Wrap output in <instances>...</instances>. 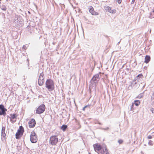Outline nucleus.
Wrapping results in <instances>:
<instances>
[{"label":"nucleus","mask_w":154,"mask_h":154,"mask_svg":"<svg viewBox=\"0 0 154 154\" xmlns=\"http://www.w3.org/2000/svg\"><path fill=\"white\" fill-rule=\"evenodd\" d=\"M45 87L50 91H51L54 90V83L51 79H47L45 82Z\"/></svg>","instance_id":"obj_1"},{"label":"nucleus","mask_w":154,"mask_h":154,"mask_svg":"<svg viewBox=\"0 0 154 154\" xmlns=\"http://www.w3.org/2000/svg\"><path fill=\"white\" fill-rule=\"evenodd\" d=\"M30 140L31 142L32 143H35L37 141V136L34 131H32L31 132L30 135Z\"/></svg>","instance_id":"obj_2"},{"label":"nucleus","mask_w":154,"mask_h":154,"mask_svg":"<svg viewBox=\"0 0 154 154\" xmlns=\"http://www.w3.org/2000/svg\"><path fill=\"white\" fill-rule=\"evenodd\" d=\"M58 141L57 136L56 135L51 136L50 139L49 143L52 145L56 144Z\"/></svg>","instance_id":"obj_3"},{"label":"nucleus","mask_w":154,"mask_h":154,"mask_svg":"<svg viewBox=\"0 0 154 154\" xmlns=\"http://www.w3.org/2000/svg\"><path fill=\"white\" fill-rule=\"evenodd\" d=\"M44 74L42 72L40 74L38 81V84L40 86L42 85L45 82Z\"/></svg>","instance_id":"obj_4"},{"label":"nucleus","mask_w":154,"mask_h":154,"mask_svg":"<svg viewBox=\"0 0 154 154\" xmlns=\"http://www.w3.org/2000/svg\"><path fill=\"white\" fill-rule=\"evenodd\" d=\"M45 105L42 104L37 109L36 111V113L38 114H40L43 113L45 109Z\"/></svg>","instance_id":"obj_5"},{"label":"nucleus","mask_w":154,"mask_h":154,"mask_svg":"<svg viewBox=\"0 0 154 154\" xmlns=\"http://www.w3.org/2000/svg\"><path fill=\"white\" fill-rule=\"evenodd\" d=\"M7 111V109L5 108L3 105L0 104V115L5 116L7 114L6 112Z\"/></svg>","instance_id":"obj_6"},{"label":"nucleus","mask_w":154,"mask_h":154,"mask_svg":"<svg viewBox=\"0 0 154 154\" xmlns=\"http://www.w3.org/2000/svg\"><path fill=\"white\" fill-rule=\"evenodd\" d=\"M100 79L99 75L98 74H96L94 75L91 79V83H94L95 84L97 83Z\"/></svg>","instance_id":"obj_7"},{"label":"nucleus","mask_w":154,"mask_h":154,"mask_svg":"<svg viewBox=\"0 0 154 154\" xmlns=\"http://www.w3.org/2000/svg\"><path fill=\"white\" fill-rule=\"evenodd\" d=\"M36 122L33 119H31L29 122L28 124L30 128L34 127L36 124Z\"/></svg>","instance_id":"obj_8"},{"label":"nucleus","mask_w":154,"mask_h":154,"mask_svg":"<svg viewBox=\"0 0 154 154\" xmlns=\"http://www.w3.org/2000/svg\"><path fill=\"white\" fill-rule=\"evenodd\" d=\"M104 9L106 11H108L111 13H115L116 12V10H112L111 8L108 6H105L104 7Z\"/></svg>","instance_id":"obj_9"},{"label":"nucleus","mask_w":154,"mask_h":154,"mask_svg":"<svg viewBox=\"0 0 154 154\" xmlns=\"http://www.w3.org/2000/svg\"><path fill=\"white\" fill-rule=\"evenodd\" d=\"M5 126H2V127L1 131L2 136V140H5V137H6V134L5 133Z\"/></svg>","instance_id":"obj_10"},{"label":"nucleus","mask_w":154,"mask_h":154,"mask_svg":"<svg viewBox=\"0 0 154 154\" xmlns=\"http://www.w3.org/2000/svg\"><path fill=\"white\" fill-rule=\"evenodd\" d=\"M89 11L92 15H98V13L94 10V8L92 6L89 7Z\"/></svg>","instance_id":"obj_11"},{"label":"nucleus","mask_w":154,"mask_h":154,"mask_svg":"<svg viewBox=\"0 0 154 154\" xmlns=\"http://www.w3.org/2000/svg\"><path fill=\"white\" fill-rule=\"evenodd\" d=\"M94 150L96 152L98 151H99L101 149V146L97 144H95L93 145Z\"/></svg>","instance_id":"obj_12"},{"label":"nucleus","mask_w":154,"mask_h":154,"mask_svg":"<svg viewBox=\"0 0 154 154\" xmlns=\"http://www.w3.org/2000/svg\"><path fill=\"white\" fill-rule=\"evenodd\" d=\"M144 62L146 63H147L150 61V57L149 56L146 55L145 58Z\"/></svg>","instance_id":"obj_13"},{"label":"nucleus","mask_w":154,"mask_h":154,"mask_svg":"<svg viewBox=\"0 0 154 154\" xmlns=\"http://www.w3.org/2000/svg\"><path fill=\"white\" fill-rule=\"evenodd\" d=\"M24 132V130L23 127L22 126H21L19 127V129L17 130V132H18L20 133H22V134Z\"/></svg>","instance_id":"obj_14"},{"label":"nucleus","mask_w":154,"mask_h":154,"mask_svg":"<svg viewBox=\"0 0 154 154\" xmlns=\"http://www.w3.org/2000/svg\"><path fill=\"white\" fill-rule=\"evenodd\" d=\"M22 135V133H20L18 132H17L15 135L16 138L17 139H19Z\"/></svg>","instance_id":"obj_15"},{"label":"nucleus","mask_w":154,"mask_h":154,"mask_svg":"<svg viewBox=\"0 0 154 154\" xmlns=\"http://www.w3.org/2000/svg\"><path fill=\"white\" fill-rule=\"evenodd\" d=\"M143 76V75L142 74L138 75L137 77H136L135 79L136 80H137L138 81Z\"/></svg>","instance_id":"obj_16"},{"label":"nucleus","mask_w":154,"mask_h":154,"mask_svg":"<svg viewBox=\"0 0 154 154\" xmlns=\"http://www.w3.org/2000/svg\"><path fill=\"white\" fill-rule=\"evenodd\" d=\"M105 151L103 150V152H101V154H103V153L104 154H109L107 149L106 148H105Z\"/></svg>","instance_id":"obj_17"},{"label":"nucleus","mask_w":154,"mask_h":154,"mask_svg":"<svg viewBox=\"0 0 154 154\" xmlns=\"http://www.w3.org/2000/svg\"><path fill=\"white\" fill-rule=\"evenodd\" d=\"M67 126L66 125H63L61 127V129L63 131H65L67 128Z\"/></svg>","instance_id":"obj_18"},{"label":"nucleus","mask_w":154,"mask_h":154,"mask_svg":"<svg viewBox=\"0 0 154 154\" xmlns=\"http://www.w3.org/2000/svg\"><path fill=\"white\" fill-rule=\"evenodd\" d=\"M10 116H11V117L10 118L11 119H15L16 118L17 116L16 114H11Z\"/></svg>","instance_id":"obj_19"},{"label":"nucleus","mask_w":154,"mask_h":154,"mask_svg":"<svg viewBox=\"0 0 154 154\" xmlns=\"http://www.w3.org/2000/svg\"><path fill=\"white\" fill-rule=\"evenodd\" d=\"M134 102L133 103L136 106H138L140 104V102L138 100H135Z\"/></svg>","instance_id":"obj_20"},{"label":"nucleus","mask_w":154,"mask_h":154,"mask_svg":"<svg viewBox=\"0 0 154 154\" xmlns=\"http://www.w3.org/2000/svg\"><path fill=\"white\" fill-rule=\"evenodd\" d=\"M143 93H140L137 96L136 98L140 99L141 98L143 97Z\"/></svg>","instance_id":"obj_21"},{"label":"nucleus","mask_w":154,"mask_h":154,"mask_svg":"<svg viewBox=\"0 0 154 154\" xmlns=\"http://www.w3.org/2000/svg\"><path fill=\"white\" fill-rule=\"evenodd\" d=\"M1 9L3 10L4 11H5L6 10L7 8L4 5H2L1 7Z\"/></svg>","instance_id":"obj_22"},{"label":"nucleus","mask_w":154,"mask_h":154,"mask_svg":"<svg viewBox=\"0 0 154 154\" xmlns=\"http://www.w3.org/2000/svg\"><path fill=\"white\" fill-rule=\"evenodd\" d=\"M148 144L149 145L152 146L153 144V143L152 141L149 140V142Z\"/></svg>","instance_id":"obj_23"},{"label":"nucleus","mask_w":154,"mask_h":154,"mask_svg":"<svg viewBox=\"0 0 154 154\" xmlns=\"http://www.w3.org/2000/svg\"><path fill=\"white\" fill-rule=\"evenodd\" d=\"M134 105V104L133 103H132V104L130 106V110L131 111L133 110Z\"/></svg>","instance_id":"obj_24"},{"label":"nucleus","mask_w":154,"mask_h":154,"mask_svg":"<svg viewBox=\"0 0 154 154\" xmlns=\"http://www.w3.org/2000/svg\"><path fill=\"white\" fill-rule=\"evenodd\" d=\"M27 45H24L23 47V48L26 50L27 49V47H28Z\"/></svg>","instance_id":"obj_25"},{"label":"nucleus","mask_w":154,"mask_h":154,"mask_svg":"<svg viewBox=\"0 0 154 154\" xmlns=\"http://www.w3.org/2000/svg\"><path fill=\"white\" fill-rule=\"evenodd\" d=\"M118 142L119 144H121L123 143V140L121 139L119 140H118Z\"/></svg>","instance_id":"obj_26"},{"label":"nucleus","mask_w":154,"mask_h":154,"mask_svg":"<svg viewBox=\"0 0 154 154\" xmlns=\"http://www.w3.org/2000/svg\"><path fill=\"white\" fill-rule=\"evenodd\" d=\"M152 113H154V108H152L150 109Z\"/></svg>","instance_id":"obj_27"},{"label":"nucleus","mask_w":154,"mask_h":154,"mask_svg":"<svg viewBox=\"0 0 154 154\" xmlns=\"http://www.w3.org/2000/svg\"><path fill=\"white\" fill-rule=\"evenodd\" d=\"M118 3L119 4H120L121 3L122 0H117Z\"/></svg>","instance_id":"obj_28"},{"label":"nucleus","mask_w":154,"mask_h":154,"mask_svg":"<svg viewBox=\"0 0 154 154\" xmlns=\"http://www.w3.org/2000/svg\"><path fill=\"white\" fill-rule=\"evenodd\" d=\"M154 99V95L152 94V96L151 98V99L152 100H153Z\"/></svg>","instance_id":"obj_29"},{"label":"nucleus","mask_w":154,"mask_h":154,"mask_svg":"<svg viewBox=\"0 0 154 154\" xmlns=\"http://www.w3.org/2000/svg\"><path fill=\"white\" fill-rule=\"evenodd\" d=\"M147 137L148 139H151L152 138V136L151 135H149Z\"/></svg>","instance_id":"obj_30"},{"label":"nucleus","mask_w":154,"mask_h":154,"mask_svg":"<svg viewBox=\"0 0 154 154\" xmlns=\"http://www.w3.org/2000/svg\"><path fill=\"white\" fill-rule=\"evenodd\" d=\"M109 129V127H107L106 128H103V130H108V129Z\"/></svg>","instance_id":"obj_31"},{"label":"nucleus","mask_w":154,"mask_h":154,"mask_svg":"<svg viewBox=\"0 0 154 154\" xmlns=\"http://www.w3.org/2000/svg\"><path fill=\"white\" fill-rule=\"evenodd\" d=\"M135 0H132L131 4H133L135 2Z\"/></svg>","instance_id":"obj_32"},{"label":"nucleus","mask_w":154,"mask_h":154,"mask_svg":"<svg viewBox=\"0 0 154 154\" xmlns=\"http://www.w3.org/2000/svg\"><path fill=\"white\" fill-rule=\"evenodd\" d=\"M85 107H83V110H85Z\"/></svg>","instance_id":"obj_33"},{"label":"nucleus","mask_w":154,"mask_h":154,"mask_svg":"<svg viewBox=\"0 0 154 154\" xmlns=\"http://www.w3.org/2000/svg\"><path fill=\"white\" fill-rule=\"evenodd\" d=\"M88 106H85L84 107L85 108H86Z\"/></svg>","instance_id":"obj_34"},{"label":"nucleus","mask_w":154,"mask_h":154,"mask_svg":"<svg viewBox=\"0 0 154 154\" xmlns=\"http://www.w3.org/2000/svg\"><path fill=\"white\" fill-rule=\"evenodd\" d=\"M120 42V41L117 44V45H119V44Z\"/></svg>","instance_id":"obj_35"},{"label":"nucleus","mask_w":154,"mask_h":154,"mask_svg":"<svg viewBox=\"0 0 154 154\" xmlns=\"http://www.w3.org/2000/svg\"><path fill=\"white\" fill-rule=\"evenodd\" d=\"M151 30L150 29V31H149V32H150V33H151Z\"/></svg>","instance_id":"obj_36"},{"label":"nucleus","mask_w":154,"mask_h":154,"mask_svg":"<svg viewBox=\"0 0 154 154\" xmlns=\"http://www.w3.org/2000/svg\"><path fill=\"white\" fill-rule=\"evenodd\" d=\"M88 154H91V153L90 152H89Z\"/></svg>","instance_id":"obj_37"},{"label":"nucleus","mask_w":154,"mask_h":154,"mask_svg":"<svg viewBox=\"0 0 154 154\" xmlns=\"http://www.w3.org/2000/svg\"><path fill=\"white\" fill-rule=\"evenodd\" d=\"M153 94L154 95V91L153 93Z\"/></svg>","instance_id":"obj_38"},{"label":"nucleus","mask_w":154,"mask_h":154,"mask_svg":"<svg viewBox=\"0 0 154 154\" xmlns=\"http://www.w3.org/2000/svg\"><path fill=\"white\" fill-rule=\"evenodd\" d=\"M99 124H100V123H99Z\"/></svg>","instance_id":"obj_39"},{"label":"nucleus","mask_w":154,"mask_h":154,"mask_svg":"<svg viewBox=\"0 0 154 154\" xmlns=\"http://www.w3.org/2000/svg\"><path fill=\"white\" fill-rule=\"evenodd\" d=\"M28 12L29 13H30V12H29V11H28Z\"/></svg>","instance_id":"obj_40"},{"label":"nucleus","mask_w":154,"mask_h":154,"mask_svg":"<svg viewBox=\"0 0 154 154\" xmlns=\"http://www.w3.org/2000/svg\"><path fill=\"white\" fill-rule=\"evenodd\" d=\"M153 12L154 13V10H153Z\"/></svg>","instance_id":"obj_41"}]
</instances>
